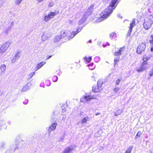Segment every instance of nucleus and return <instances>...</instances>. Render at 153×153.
Masks as SVG:
<instances>
[{
    "instance_id": "nucleus-26",
    "label": "nucleus",
    "mask_w": 153,
    "mask_h": 153,
    "mask_svg": "<svg viewBox=\"0 0 153 153\" xmlns=\"http://www.w3.org/2000/svg\"><path fill=\"white\" fill-rule=\"evenodd\" d=\"M46 63V62L44 61H42L40 63L38 64L37 65V66L38 68H41Z\"/></svg>"
},
{
    "instance_id": "nucleus-38",
    "label": "nucleus",
    "mask_w": 153,
    "mask_h": 153,
    "mask_svg": "<svg viewBox=\"0 0 153 153\" xmlns=\"http://www.w3.org/2000/svg\"><path fill=\"white\" fill-rule=\"evenodd\" d=\"M122 78L121 77H120V78L118 79L116 81V84L117 85H118L121 80L122 79Z\"/></svg>"
},
{
    "instance_id": "nucleus-44",
    "label": "nucleus",
    "mask_w": 153,
    "mask_h": 153,
    "mask_svg": "<svg viewBox=\"0 0 153 153\" xmlns=\"http://www.w3.org/2000/svg\"><path fill=\"white\" fill-rule=\"evenodd\" d=\"M68 22L70 24H72L73 22V21L72 20H68Z\"/></svg>"
},
{
    "instance_id": "nucleus-28",
    "label": "nucleus",
    "mask_w": 153,
    "mask_h": 153,
    "mask_svg": "<svg viewBox=\"0 0 153 153\" xmlns=\"http://www.w3.org/2000/svg\"><path fill=\"white\" fill-rule=\"evenodd\" d=\"M150 58V57L149 56H148L146 55H144L143 56V60L144 61L143 62H146L147 60H149Z\"/></svg>"
},
{
    "instance_id": "nucleus-55",
    "label": "nucleus",
    "mask_w": 153,
    "mask_h": 153,
    "mask_svg": "<svg viewBox=\"0 0 153 153\" xmlns=\"http://www.w3.org/2000/svg\"><path fill=\"white\" fill-rule=\"evenodd\" d=\"M152 90H153V88H152Z\"/></svg>"
},
{
    "instance_id": "nucleus-9",
    "label": "nucleus",
    "mask_w": 153,
    "mask_h": 153,
    "mask_svg": "<svg viewBox=\"0 0 153 153\" xmlns=\"http://www.w3.org/2000/svg\"><path fill=\"white\" fill-rule=\"evenodd\" d=\"M146 62H143L140 65L138 68H136V71L138 72H142L146 69Z\"/></svg>"
},
{
    "instance_id": "nucleus-54",
    "label": "nucleus",
    "mask_w": 153,
    "mask_h": 153,
    "mask_svg": "<svg viewBox=\"0 0 153 153\" xmlns=\"http://www.w3.org/2000/svg\"><path fill=\"white\" fill-rule=\"evenodd\" d=\"M101 148L102 149V147L101 146Z\"/></svg>"
},
{
    "instance_id": "nucleus-10",
    "label": "nucleus",
    "mask_w": 153,
    "mask_h": 153,
    "mask_svg": "<svg viewBox=\"0 0 153 153\" xmlns=\"http://www.w3.org/2000/svg\"><path fill=\"white\" fill-rule=\"evenodd\" d=\"M94 98V96L88 95L85 96L81 98L80 101L82 102H85L86 101H88L91 99Z\"/></svg>"
},
{
    "instance_id": "nucleus-35",
    "label": "nucleus",
    "mask_w": 153,
    "mask_h": 153,
    "mask_svg": "<svg viewBox=\"0 0 153 153\" xmlns=\"http://www.w3.org/2000/svg\"><path fill=\"white\" fill-rule=\"evenodd\" d=\"M52 79L53 82H56L58 79V77L56 76H53L52 78Z\"/></svg>"
},
{
    "instance_id": "nucleus-31",
    "label": "nucleus",
    "mask_w": 153,
    "mask_h": 153,
    "mask_svg": "<svg viewBox=\"0 0 153 153\" xmlns=\"http://www.w3.org/2000/svg\"><path fill=\"white\" fill-rule=\"evenodd\" d=\"M11 29V26H9L8 27L7 29L6 30L4 31V32L5 33L7 34L10 31Z\"/></svg>"
},
{
    "instance_id": "nucleus-17",
    "label": "nucleus",
    "mask_w": 153,
    "mask_h": 153,
    "mask_svg": "<svg viewBox=\"0 0 153 153\" xmlns=\"http://www.w3.org/2000/svg\"><path fill=\"white\" fill-rule=\"evenodd\" d=\"M90 120L88 116H86L84 117L81 120V122L82 124L86 123L88 121H89Z\"/></svg>"
},
{
    "instance_id": "nucleus-7",
    "label": "nucleus",
    "mask_w": 153,
    "mask_h": 153,
    "mask_svg": "<svg viewBox=\"0 0 153 153\" xmlns=\"http://www.w3.org/2000/svg\"><path fill=\"white\" fill-rule=\"evenodd\" d=\"M146 48V42H144L141 43L138 46L137 52L138 54H140L144 51Z\"/></svg>"
},
{
    "instance_id": "nucleus-39",
    "label": "nucleus",
    "mask_w": 153,
    "mask_h": 153,
    "mask_svg": "<svg viewBox=\"0 0 153 153\" xmlns=\"http://www.w3.org/2000/svg\"><path fill=\"white\" fill-rule=\"evenodd\" d=\"M93 63H92V64H91L88 65L89 68L90 70H93L95 66H93L92 67H91L92 66H93Z\"/></svg>"
},
{
    "instance_id": "nucleus-4",
    "label": "nucleus",
    "mask_w": 153,
    "mask_h": 153,
    "mask_svg": "<svg viewBox=\"0 0 153 153\" xmlns=\"http://www.w3.org/2000/svg\"><path fill=\"white\" fill-rule=\"evenodd\" d=\"M11 44V42L7 41L4 42L0 47V56H2Z\"/></svg>"
},
{
    "instance_id": "nucleus-41",
    "label": "nucleus",
    "mask_w": 153,
    "mask_h": 153,
    "mask_svg": "<svg viewBox=\"0 0 153 153\" xmlns=\"http://www.w3.org/2000/svg\"><path fill=\"white\" fill-rule=\"evenodd\" d=\"M149 75L150 76H152L153 75V68L150 71Z\"/></svg>"
},
{
    "instance_id": "nucleus-18",
    "label": "nucleus",
    "mask_w": 153,
    "mask_h": 153,
    "mask_svg": "<svg viewBox=\"0 0 153 153\" xmlns=\"http://www.w3.org/2000/svg\"><path fill=\"white\" fill-rule=\"evenodd\" d=\"M73 150V149L72 147L69 146L66 148L63 153H70Z\"/></svg>"
},
{
    "instance_id": "nucleus-6",
    "label": "nucleus",
    "mask_w": 153,
    "mask_h": 153,
    "mask_svg": "<svg viewBox=\"0 0 153 153\" xmlns=\"http://www.w3.org/2000/svg\"><path fill=\"white\" fill-rule=\"evenodd\" d=\"M73 31H71L70 29H68L67 30H65L64 31H62L61 32V35L62 36L64 37L65 36H67L68 37H70V38H72L71 37V35Z\"/></svg>"
},
{
    "instance_id": "nucleus-14",
    "label": "nucleus",
    "mask_w": 153,
    "mask_h": 153,
    "mask_svg": "<svg viewBox=\"0 0 153 153\" xmlns=\"http://www.w3.org/2000/svg\"><path fill=\"white\" fill-rule=\"evenodd\" d=\"M82 29V27H79L77 30L76 31H73L72 33H73V34L71 33V36L72 38H73L75 35L77 34L78 33L80 32L81 30Z\"/></svg>"
},
{
    "instance_id": "nucleus-33",
    "label": "nucleus",
    "mask_w": 153,
    "mask_h": 153,
    "mask_svg": "<svg viewBox=\"0 0 153 153\" xmlns=\"http://www.w3.org/2000/svg\"><path fill=\"white\" fill-rule=\"evenodd\" d=\"M120 89V88L117 87H115L113 89V91L115 93H117Z\"/></svg>"
},
{
    "instance_id": "nucleus-50",
    "label": "nucleus",
    "mask_w": 153,
    "mask_h": 153,
    "mask_svg": "<svg viewBox=\"0 0 153 153\" xmlns=\"http://www.w3.org/2000/svg\"><path fill=\"white\" fill-rule=\"evenodd\" d=\"M100 43H101V42H98V45H100Z\"/></svg>"
},
{
    "instance_id": "nucleus-3",
    "label": "nucleus",
    "mask_w": 153,
    "mask_h": 153,
    "mask_svg": "<svg viewBox=\"0 0 153 153\" xmlns=\"http://www.w3.org/2000/svg\"><path fill=\"white\" fill-rule=\"evenodd\" d=\"M125 52V49L124 47L120 48L117 51L115 52L114 54L116 56L114 59L115 65L117 62H118L120 59V56H121Z\"/></svg>"
},
{
    "instance_id": "nucleus-32",
    "label": "nucleus",
    "mask_w": 153,
    "mask_h": 153,
    "mask_svg": "<svg viewBox=\"0 0 153 153\" xmlns=\"http://www.w3.org/2000/svg\"><path fill=\"white\" fill-rule=\"evenodd\" d=\"M149 11L150 13H153V3L149 7Z\"/></svg>"
},
{
    "instance_id": "nucleus-20",
    "label": "nucleus",
    "mask_w": 153,
    "mask_h": 153,
    "mask_svg": "<svg viewBox=\"0 0 153 153\" xmlns=\"http://www.w3.org/2000/svg\"><path fill=\"white\" fill-rule=\"evenodd\" d=\"M63 37L61 34L56 36L53 39V41L55 42H57L59 41Z\"/></svg>"
},
{
    "instance_id": "nucleus-2",
    "label": "nucleus",
    "mask_w": 153,
    "mask_h": 153,
    "mask_svg": "<svg viewBox=\"0 0 153 153\" xmlns=\"http://www.w3.org/2000/svg\"><path fill=\"white\" fill-rule=\"evenodd\" d=\"M153 24V15H150L146 17L143 24L144 28L146 30L150 28Z\"/></svg>"
},
{
    "instance_id": "nucleus-51",
    "label": "nucleus",
    "mask_w": 153,
    "mask_h": 153,
    "mask_svg": "<svg viewBox=\"0 0 153 153\" xmlns=\"http://www.w3.org/2000/svg\"><path fill=\"white\" fill-rule=\"evenodd\" d=\"M91 40H90L89 41V43H91Z\"/></svg>"
},
{
    "instance_id": "nucleus-40",
    "label": "nucleus",
    "mask_w": 153,
    "mask_h": 153,
    "mask_svg": "<svg viewBox=\"0 0 153 153\" xmlns=\"http://www.w3.org/2000/svg\"><path fill=\"white\" fill-rule=\"evenodd\" d=\"M54 5L53 3L52 2H51L48 5L49 7H52Z\"/></svg>"
},
{
    "instance_id": "nucleus-36",
    "label": "nucleus",
    "mask_w": 153,
    "mask_h": 153,
    "mask_svg": "<svg viewBox=\"0 0 153 153\" xmlns=\"http://www.w3.org/2000/svg\"><path fill=\"white\" fill-rule=\"evenodd\" d=\"M35 72H31L30 73L29 75L28 76H29V78L30 79L35 74Z\"/></svg>"
},
{
    "instance_id": "nucleus-43",
    "label": "nucleus",
    "mask_w": 153,
    "mask_h": 153,
    "mask_svg": "<svg viewBox=\"0 0 153 153\" xmlns=\"http://www.w3.org/2000/svg\"><path fill=\"white\" fill-rule=\"evenodd\" d=\"M44 0H36L38 3H39L43 1Z\"/></svg>"
},
{
    "instance_id": "nucleus-48",
    "label": "nucleus",
    "mask_w": 153,
    "mask_h": 153,
    "mask_svg": "<svg viewBox=\"0 0 153 153\" xmlns=\"http://www.w3.org/2000/svg\"><path fill=\"white\" fill-rule=\"evenodd\" d=\"M100 113H97L96 114H95V115H100Z\"/></svg>"
},
{
    "instance_id": "nucleus-16",
    "label": "nucleus",
    "mask_w": 153,
    "mask_h": 153,
    "mask_svg": "<svg viewBox=\"0 0 153 153\" xmlns=\"http://www.w3.org/2000/svg\"><path fill=\"white\" fill-rule=\"evenodd\" d=\"M30 83H27L25 86H24L22 89L21 91L24 92L27 91L30 88Z\"/></svg>"
},
{
    "instance_id": "nucleus-23",
    "label": "nucleus",
    "mask_w": 153,
    "mask_h": 153,
    "mask_svg": "<svg viewBox=\"0 0 153 153\" xmlns=\"http://www.w3.org/2000/svg\"><path fill=\"white\" fill-rule=\"evenodd\" d=\"M87 18L85 15H84L83 17H82L79 21V25H81L85 21V19Z\"/></svg>"
},
{
    "instance_id": "nucleus-25",
    "label": "nucleus",
    "mask_w": 153,
    "mask_h": 153,
    "mask_svg": "<svg viewBox=\"0 0 153 153\" xmlns=\"http://www.w3.org/2000/svg\"><path fill=\"white\" fill-rule=\"evenodd\" d=\"M151 39L150 40V43L152 45V48H151V51L152 52H153V35L151 36Z\"/></svg>"
},
{
    "instance_id": "nucleus-49",
    "label": "nucleus",
    "mask_w": 153,
    "mask_h": 153,
    "mask_svg": "<svg viewBox=\"0 0 153 153\" xmlns=\"http://www.w3.org/2000/svg\"><path fill=\"white\" fill-rule=\"evenodd\" d=\"M18 149V147L17 146H16L14 149V150H16V149Z\"/></svg>"
},
{
    "instance_id": "nucleus-8",
    "label": "nucleus",
    "mask_w": 153,
    "mask_h": 153,
    "mask_svg": "<svg viewBox=\"0 0 153 153\" xmlns=\"http://www.w3.org/2000/svg\"><path fill=\"white\" fill-rule=\"evenodd\" d=\"M21 52L19 50L16 51L15 54L14 56L11 59V62L14 63L16 62L21 56Z\"/></svg>"
},
{
    "instance_id": "nucleus-19",
    "label": "nucleus",
    "mask_w": 153,
    "mask_h": 153,
    "mask_svg": "<svg viewBox=\"0 0 153 153\" xmlns=\"http://www.w3.org/2000/svg\"><path fill=\"white\" fill-rule=\"evenodd\" d=\"M130 27L128 32V34L129 33V34H130L131 32L133 27L135 25V21L134 20H133L132 22L130 23Z\"/></svg>"
},
{
    "instance_id": "nucleus-52",
    "label": "nucleus",
    "mask_w": 153,
    "mask_h": 153,
    "mask_svg": "<svg viewBox=\"0 0 153 153\" xmlns=\"http://www.w3.org/2000/svg\"><path fill=\"white\" fill-rule=\"evenodd\" d=\"M103 47H105V45H103Z\"/></svg>"
},
{
    "instance_id": "nucleus-11",
    "label": "nucleus",
    "mask_w": 153,
    "mask_h": 153,
    "mask_svg": "<svg viewBox=\"0 0 153 153\" xmlns=\"http://www.w3.org/2000/svg\"><path fill=\"white\" fill-rule=\"evenodd\" d=\"M51 36L50 34L48 32H44L42 36L41 40L42 41H45L50 37Z\"/></svg>"
},
{
    "instance_id": "nucleus-42",
    "label": "nucleus",
    "mask_w": 153,
    "mask_h": 153,
    "mask_svg": "<svg viewBox=\"0 0 153 153\" xmlns=\"http://www.w3.org/2000/svg\"><path fill=\"white\" fill-rule=\"evenodd\" d=\"M28 102V100H26L23 102V103L24 104L26 105L27 104Z\"/></svg>"
},
{
    "instance_id": "nucleus-5",
    "label": "nucleus",
    "mask_w": 153,
    "mask_h": 153,
    "mask_svg": "<svg viewBox=\"0 0 153 153\" xmlns=\"http://www.w3.org/2000/svg\"><path fill=\"white\" fill-rule=\"evenodd\" d=\"M59 12L56 11H54L53 12H51L47 15H45L44 16V21L45 22L48 21L50 19H52L54 16L57 15Z\"/></svg>"
},
{
    "instance_id": "nucleus-53",
    "label": "nucleus",
    "mask_w": 153,
    "mask_h": 153,
    "mask_svg": "<svg viewBox=\"0 0 153 153\" xmlns=\"http://www.w3.org/2000/svg\"><path fill=\"white\" fill-rule=\"evenodd\" d=\"M2 128L0 127V130L2 129Z\"/></svg>"
},
{
    "instance_id": "nucleus-45",
    "label": "nucleus",
    "mask_w": 153,
    "mask_h": 153,
    "mask_svg": "<svg viewBox=\"0 0 153 153\" xmlns=\"http://www.w3.org/2000/svg\"><path fill=\"white\" fill-rule=\"evenodd\" d=\"M39 69V68H38V67H37V66H36V67L35 68V71H36L37 70H38Z\"/></svg>"
},
{
    "instance_id": "nucleus-37",
    "label": "nucleus",
    "mask_w": 153,
    "mask_h": 153,
    "mask_svg": "<svg viewBox=\"0 0 153 153\" xmlns=\"http://www.w3.org/2000/svg\"><path fill=\"white\" fill-rule=\"evenodd\" d=\"M142 133L140 131H139L137 133L136 135L135 136V138H137L138 137H139L140 135Z\"/></svg>"
},
{
    "instance_id": "nucleus-1",
    "label": "nucleus",
    "mask_w": 153,
    "mask_h": 153,
    "mask_svg": "<svg viewBox=\"0 0 153 153\" xmlns=\"http://www.w3.org/2000/svg\"><path fill=\"white\" fill-rule=\"evenodd\" d=\"M117 0H112L111 1L109 6L100 13V17H99L97 20V22L102 21L109 16V14L116 7L117 5Z\"/></svg>"
},
{
    "instance_id": "nucleus-47",
    "label": "nucleus",
    "mask_w": 153,
    "mask_h": 153,
    "mask_svg": "<svg viewBox=\"0 0 153 153\" xmlns=\"http://www.w3.org/2000/svg\"><path fill=\"white\" fill-rule=\"evenodd\" d=\"M118 16L119 18H120L121 19L122 18V16H121L120 15L118 14Z\"/></svg>"
},
{
    "instance_id": "nucleus-24",
    "label": "nucleus",
    "mask_w": 153,
    "mask_h": 153,
    "mask_svg": "<svg viewBox=\"0 0 153 153\" xmlns=\"http://www.w3.org/2000/svg\"><path fill=\"white\" fill-rule=\"evenodd\" d=\"M0 127L2 129L5 127V122L2 120H0Z\"/></svg>"
},
{
    "instance_id": "nucleus-13",
    "label": "nucleus",
    "mask_w": 153,
    "mask_h": 153,
    "mask_svg": "<svg viewBox=\"0 0 153 153\" xmlns=\"http://www.w3.org/2000/svg\"><path fill=\"white\" fill-rule=\"evenodd\" d=\"M6 68V66L4 64H2L0 66V75L4 73Z\"/></svg>"
},
{
    "instance_id": "nucleus-22",
    "label": "nucleus",
    "mask_w": 153,
    "mask_h": 153,
    "mask_svg": "<svg viewBox=\"0 0 153 153\" xmlns=\"http://www.w3.org/2000/svg\"><path fill=\"white\" fill-rule=\"evenodd\" d=\"M123 113V110L118 109L116 110L114 112L115 115L116 116L120 115Z\"/></svg>"
},
{
    "instance_id": "nucleus-46",
    "label": "nucleus",
    "mask_w": 153,
    "mask_h": 153,
    "mask_svg": "<svg viewBox=\"0 0 153 153\" xmlns=\"http://www.w3.org/2000/svg\"><path fill=\"white\" fill-rule=\"evenodd\" d=\"M66 111V110L65 108H62V112H64Z\"/></svg>"
},
{
    "instance_id": "nucleus-27",
    "label": "nucleus",
    "mask_w": 153,
    "mask_h": 153,
    "mask_svg": "<svg viewBox=\"0 0 153 153\" xmlns=\"http://www.w3.org/2000/svg\"><path fill=\"white\" fill-rule=\"evenodd\" d=\"M133 146H131L126 151L125 153H131V151L133 149Z\"/></svg>"
},
{
    "instance_id": "nucleus-12",
    "label": "nucleus",
    "mask_w": 153,
    "mask_h": 153,
    "mask_svg": "<svg viewBox=\"0 0 153 153\" xmlns=\"http://www.w3.org/2000/svg\"><path fill=\"white\" fill-rule=\"evenodd\" d=\"M93 5H91V6L88 8L87 9V10L86 12V14L85 15L87 17V16L89 15H91L93 10Z\"/></svg>"
},
{
    "instance_id": "nucleus-21",
    "label": "nucleus",
    "mask_w": 153,
    "mask_h": 153,
    "mask_svg": "<svg viewBox=\"0 0 153 153\" xmlns=\"http://www.w3.org/2000/svg\"><path fill=\"white\" fill-rule=\"evenodd\" d=\"M101 90V88H100L99 87L94 86L92 88L93 91L95 92H100Z\"/></svg>"
},
{
    "instance_id": "nucleus-34",
    "label": "nucleus",
    "mask_w": 153,
    "mask_h": 153,
    "mask_svg": "<svg viewBox=\"0 0 153 153\" xmlns=\"http://www.w3.org/2000/svg\"><path fill=\"white\" fill-rule=\"evenodd\" d=\"M102 82L100 80H99L97 82V86L100 88H101Z\"/></svg>"
},
{
    "instance_id": "nucleus-30",
    "label": "nucleus",
    "mask_w": 153,
    "mask_h": 153,
    "mask_svg": "<svg viewBox=\"0 0 153 153\" xmlns=\"http://www.w3.org/2000/svg\"><path fill=\"white\" fill-rule=\"evenodd\" d=\"M116 34L115 32H113L111 33L110 35V38H111L112 39L114 38V37L115 36H116Z\"/></svg>"
},
{
    "instance_id": "nucleus-15",
    "label": "nucleus",
    "mask_w": 153,
    "mask_h": 153,
    "mask_svg": "<svg viewBox=\"0 0 153 153\" xmlns=\"http://www.w3.org/2000/svg\"><path fill=\"white\" fill-rule=\"evenodd\" d=\"M57 125V123H54L51 124L50 127L49 128L48 131L50 133L52 131L55 130L56 129V127Z\"/></svg>"
},
{
    "instance_id": "nucleus-29",
    "label": "nucleus",
    "mask_w": 153,
    "mask_h": 153,
    "mask_svg": "<svg viewBox=\"0 0 153 153\" xmlns=\"http://www.w3.org/2000/svg\"><path fill=\"white\" fill-rule=\"evenodd\" d=\"M84 59L88 63H89L91 60V56L89 57V58H88L86 57H85Z\"/></svg>"
}]
</instances>
